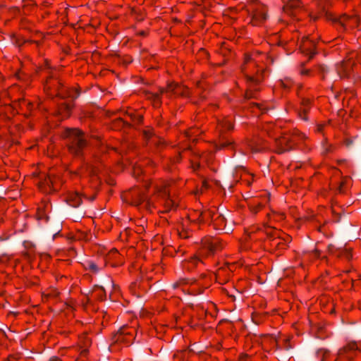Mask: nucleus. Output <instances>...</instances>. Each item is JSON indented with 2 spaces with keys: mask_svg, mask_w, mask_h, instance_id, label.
Returning a JSON list of instances; mask_svg holds the SVG:
<instances>
[{
  "mask_svg": "<svg viewBox=\"0 0 361 361\" xmlns=\"http://www.w3.org/2000/svg\"><path fill=\"white\" fill-rule=\"evenodd\" d=\"M36 8V5L32 0H24L22 12L24 15H29Z\"/></svg>",
  "mask_w": 361,
  "mask_h": 361,
  "instance_id": "29",
  "label": "nucleus"
},
{
  "mask_svg": "<svg viewBox=\"0 0 361 361\" xmlns=\"http://www.w3.org/2000/svg\"><path fill=\"white\" fill-rule=\"evenodd\" d=\"M328 250H329V251L330 252H331V253H333V254H334V255H335V253L336 252V251L338 250H334V246L333 245H329L328 246Z\"/></svg>",
  "mask_w": 361,
  "mask_h": 361,
  "instance_id": "53",
  "label": "nucleus"
},
{
  "mask_svg": "<svg viewBox=\"0 0 361 361\" xmlns=\"http://www.w3.org/2000/svg\"><path fill=\"white\" fill-rule=\"evenodd\" d=\"M338 23L343 28L353 27L357 26L358 24V18L357 16H350L348 15H343L338 19Z\"/></svg>",
  "mask_w": 361,
  "mask_h": 361,
  "instance_id": "18",
  "label": "nucleus"
},
{
  "mask_svg": "<svg viewBox=\"0 0 361 361\" xmlns=\"http://www.w3.org/2000/svg\"><path fill=\"white\" fill-rule=\"evenodd\" d=\"M121 257V255L120 254L118 253V250L116 249H112L109 251L108 255H107V259H114L116 261H118V259H120Z\"/></svg>",
  "mask_w": 361,
  "mask_h": 361,
  "instance_id": "36",
  "label": "nucleus"
},
{
  "mask_svg": "<svg viewBox=\"0 0 361 361\" xmlns=\"http://www.w3.org/2000/svg\"><path fill=\"white\" fill-rule=\"evenodd\" d=\"M195 134V129L190 128L185 132V137L188 138L192 137V136Z\"/></svg>",
  "mask_w": 361,
  "mask_h": 361,
  "instance_id": "51",
  "label": "nucleus"
},
{
  "mask_svg": "<svg viewBox=\"0 0 361 361\" xmlns=\"http://www.w3.org/2000/svg\"><path fill=\"white\" fill-rule=\"evenodd\" d=\"M185 283H186V280L185 279H180V280L174 282L172 284V288L173 289H177V288H180L183 284H184Z\"/></svg>",
  "mask_w": 361,
  "mask_h": 361,
  "instance_id": "43",
  "label": "nucleus"
},
{
  "mask_svg": "<svg viewBox=\"0 0 361 361\" xmlns=\"http://www.w3.org/2000/svg\"><path fill=\"white\" fill-rule=\"evenodd\" d=\"M300 49L301 51L309 56V59H311L317 54L316 51V42L313 37L310 38L309 37H302Z\"/></svg>",
  "mask_w": 361,
  "mask_h": 361,
  "instance_id": "12",
  "label": "nucleus"
},
{
  "mask_svg": "<svg viewBox=\"0 0 361 361\" xmlns=\"http://www.w3.org/2000/svg\"><path fill=\"white\" fill-rule=\"evenodd\" d=\"M264 228H265V229H267V228H272V226H268V225H267V223H264ZM266 233H267V234L269 233H268V231H267V230H266Z\"/></svg>",
  "mask_w": 361,
  "mask_h": 361,
  "instance_id": "60",
  "label": "nucleus"
},
{
  "mask_svg": "<svg viewBox=\"0 0 361 361\" xmlns=\"http://www.w3.org/2000/svg\"><path fill=\"white\" fill-rule=\"evenodd\" d=\"M301 5L302 3L300 0H289L283 6V11L288 15L295 16Z\"/></svg>",
  "mask_w": 361,
  "mask_h": 361,
  "instance_id": "17",
  "label": "nucleus"
},
{
  "mask_svg": "<svg viewBox=\"0 0 361 361\" xmlns=\"http://www.w3.org/2000/svg\"><path fill=\"white\" fill-rule=\"evenodd\" d=\"M89 170L91 176H97L99 171L96 166H90Z\"/></svg>",
  "mask_w": 361,
  "mask_h": 361,
  "instance_id": "45",
  "label": "nucleus"
},
{
  "mask_svg": "<svg viewBox=\"0 0 361 361\" xmlns=\"http://www.w3.org/2000/svg\"><path fill=\"white\" fill-rule=\"evenodd\" d=\"M310 255L314 258H319L321 256V252L317 249H314V250L312 251Z\"/></svg>",
  "mask_w": 361,
  "mask_h": 361,
  "instance_id": "50",
  "label": "nucleus"
},
{
  "mask_svg": "<svg viewBox=\"0 0 361 361\" xmlns=\"http://www.w3.org/2000/svg\"><path fill=\"white\" fill-rule=\"evenodd\" d=\"M335 255L338 257L345 259L346 261H350L353 258L351 250L349 248L338 250Z\"/></svg>",
  "mask_w": 361,
  "mask_h": 361,
  "instance_id": "30",
  "label": "nucleus"
},
{
  "mask_svg": "<svg viewBox=\"0 0 361 361\" xmlns=\"http://www.w3.org/2000/svg\"><path fill=\"white\" fill-rule=\"evenodd\" d=\"M153 132L152 129H147L143 131L145 137L148 140L152 136Z\"/></svg>",
  "mask_w": 361,
  "mask_h": 361,
  "instance_id": "47",
  "label": "nucleus"
},
{
  "mask_svg": "<svg viewBox=\"0 0 361 361\" xmlns=\"http://www.w3.org/2000/svg\"><path fill=\"white\" fill-rule=\"evenodd\" d=\"M195 230H196L195 228L188 224V221H183L181 226L178 228V232L180 238H188L190 236L191 232Z\"/></svg>",
  "mask_w": 361,
  "mask_h": 361,
  "instance_id": "22",
  "label": "nucleus"
},
{
  "mask_svg": "<svg viewBox=\"0 0 361 361\" xmlns=\"http://www.w3.org/2000/svg\"><path fill=\"white\" fill-rule=\"evenodd\" d=\"M200 166V164H196L195 166H193L194 170H196Z\"/></svg>",
  "mask_w": 361,
  "mask_h": 361,
  "instance_id": "63",
  "label": "nucleus"
},
{
  "mask_svg": "<svg viewBox=\"0 0 361 361\" xmlns=\"http://www.w3.org/2000/svg\"><path fill=\"white\" fill-rule=\"evenodd\" d=\"M326 123H319L317 125L316 131L317 133H322L325 126H326Z\"/></svg>",
  "mask_w": 361,
  "mask_h": 361,
  "instance_id": "48",
  "label": "nucleus"
},
{
  "mask_svg": "<svg viewBox=\"0 0 361 361\" xmlns=\"http://www.w3.org/2000/svg\"><path fill=\"white\" fill-rule=\"evenodd\" d=\"M336 149V147L329 143L326 138L322 142L321 154L322 156H327L334 153Z\"/></svg>",
  "mask_w": 361,
  "mask_h": 361,
  "instance_id": "27",
  "label": "nucleus"
},
{
  "mask_svg": "<svg viewBox=\"0 0 361 361\" xmlns=\"http://www.w3.org/2000/svg\"><path fill=\"white\" fill-rule=\"evenodd\" d=\"M343 185H344V182L343 181L341 182L340 185L338 186V188L337 189L338 192L339 193L343 192Z\"/></svg>",
  "mask_w": 361,
  "mask_h": 361,
  "instance_id": "54",
  "label": "nucleus"
},
{
  "mask_svg": "<svg viewBox=\"0 0 361 361\" xmlns=\"http://www.w3.org/2000/svg\"><path fill=\"white\" fill-rule=\"evenodd\" d=\"M276 126L272 123H267L264 126L263 128L265 131H267L269 136L271 137L275 135V133L273 130L275 129Z\"/></svg>",
  "mask_w": 361,
  "mask_h": 361,
  "instance_id": "35",
  "label": "nucleus"
},
{
  "mask_svg": "<svg viewBox=\"0 0 361 361\" xmlns=\"http://www.w3.org/2000/svg\"><path fill=\"white\" fill-rule=\"evenodd\" d=\"M6 361H16V360L13 356H9Z\"/></svg>",
  "mask_w": 361,
  "mask_h": 361,
  "instance_id": "61",
  "label": "nucleus"
},
{
  "mask_svg": "<svg viewBox=\"0 0 361 361\" xmlns=\"http://www.w3.org/2000/svg\"><path fill=\"white\" fill-rule=\"evenodd\" d=\"M267 218H268L269 219H271V214L268 213V214H267Z\"/></svg>",
  "mask_w": 361,
  "mask_h": 361,
  "instance_id": "64",
  "label": "nucleus"
},
{
  "mask_svg": "<svg viewBox=\"0 0 361 361\" xmlns=\"http://www.w3.org/2000/svg\"><path fill=\"white\" fill-rule=\"evenodd\" d=\"M248 357L247 355H243L240 357V361H247Z\"/></svg>",
  "mask_w": 361,
  "mask_h": 361,
  "instance_id": "57",
  "label": "nucleus"
},
{
  "mask_svg": "<svg viewBox=\"0 0 361 361\" xmlns=\"http://www.w3.org/2000/svg\"><path fill=\"white\" fill-rule=\"evenodd\" d=\"M232 142L230 141H221L219 142L218 145L219 149H222L226 147H228L229 146L232 145Z\"/></svg>",
  "mask_w": 361,
  "mask_h": 361,
  "instance_id": "42",
  "label": "nucleus"
},
{
  "mask_svg": "<svg viewBox=\"0 0 361 361\" xmlns=\"http://www.w3.org/2000/svg\"><path fill=\"white\" fill-rule=\"evenodd\" d=\"M353 63L350 61H343L337 66L336 70L341 78L348 77L351 71Z\"/></svg>",
  "mask_w": 361,
  "mask_h": 361,
  "instance_id": "20",
  "label": "nucleus"
},
{
  "mask_svg": "<svg viewBox=\"0 0 361 361\" xmlns=\"http://www.w3.org/2000/svg\"><path fill=\"white\" fill-rule=\"evenodd\" d=\"M142 173V169L140 167V166H136L134 167V174L139 176L140 173Z\"/></svg>",
  "mask_w": 361,
  "mask_h": 361,
  "instance_id": "52",
  "label": "nucleus"
},
{
  "mask_svg": "<svg viewBox=\"0 0 361 361\" xmlns=\"http://www.w3.org/2000/svg\"><path fill=\"white\" fill-rule=\"evenodd\" d=\"M233 267V264H227V267L226 268H220L217 271H216V279L219 281V283H223L226 281V280H223L221 281V276L223 274V272L226 269H228L229 270V271H232V268Z\"/></svg>",
  "mask_w": 361,
  "mask_h": 361,
  "instance_id": "33",
  "label": "nucleus"
},
{
  "mask_svg": "<svg viewBox=\"0 0 361 361\" xmlns=\"http://www.w3.org/2000/svg\"><path fill=\"white\" fill-rule=\"evenodd\" d=\"M49 361H62L59 357L56 356L51 357Z\"/></svg>",
  "mask_w": 361,
  "mask_h": 361,
  "instance_id": "58",
  "label": "nucleus"
},
{
  "mask_svg": "<svg viewBox=\"0 0 361 361\" xmlns=\"http://www.w3.org/2000/svg\"><path fill=\"white\" fill-rule=\"evenodd\" d=\"M218 128L221 133L232 130L233 128V118L228 116L219 121Z\"/></svg>",
  "mask_w": 361,
  "mask_h": 361,
  "instance_id": "23",
  "label": "nucleus"
},
{
  "mask_svg": "<svg viewBox=\"0 0 361 361\" xmlns=\"http://www.w3.org/2000/svg\"><path fill=\"white\" fill-rule=\"evenodd\" d=\"M116 123L119 125V126H123L126 123L123 121V119L121 118H119L116 121Z\"/></svg>",
  "mask_w": 361,
  "mask_h": 361,
  "instance_id": "59",
  "label": "nucleus"
},
{
  "mask_svg": "<svg viewBox=\"0 0 361 361\" xmlns=\"http://www.w3.org/2000/svg\"><path fill=\"white\" fill-rule=\"evenodd\" d=\"M180 159H181V157H180V153L179 152V154H178L176 157L173 158V159L172 160V161H173V163H177V162H178V161L180 160Z\"/></svg>",
  "mask_w": 361,
  "mask_h": 361,
  "instance_id": "56",
  "label": "nucleus"
},
{
  "mask_svg": "<svg viewBox=\"0 0 361 361\" xmlns=\"http://www.w3.org/2000/svg\"><path fill=\"white\" fill-rule=\"evenodd\" d=\"M183 355V352H182V351L178 352L173 355V357L174 360L177 359L178 361H182Z\"/></svg>",
  "mask_w": 361,
  "mask_h": 361,
  "instance_id": "49",
  "label": "nucleus"
},
{
  "mask_svg": "<svg viewBox=\"0 0 361 361\" xmlns=\"http://www.w3.org/2000/svg\"><path fill=\"white\" fill-rule=\"evenodd\" d=\"M18 85H13L7 90L8 97L14 102L15 108H18V112L24 114L28 117L31 111L35 108V104L30 102L27 101L24 98L15 97L14 94L16 91L19 90Z\"/></svg>",
  "mask_w": 361,
  "mask_h": 361,
  "instance_id": "9",
  "label": "nucleus"
},
{
  "mask_svg": "<svg viewBox=\"0 0 361 361\" xmlns=\"http://www.w3.org/2000/svg\"><path fill=\"white\" fill-rule=\"evenodd\" d=\"M241 71L246 79L247 85L245 98L247 99L255 98L257 92L259 91L258 86L264 79V68L259 67L255 57L245 54Z\"/></svg>",
  "mask_w": 361,
  "mask_h": 361,
  "instance_id": "2",
  "label": "nucleus"
},
{
  "mask_svg": "<svg viewBox=\"0 0 361 361\" xmlns=\"http://www.w3.org/2000/svg\"><path fill=\"white\" fill-rule=\"evenodd\" d=\"M142 119H143V118H142V116H137V122L138 123H141L142 121Z\"/></svg>",
  "mask_w": 361,
  "mask_h": 361,
  "instance_id": "62",
  "label": "nucleus"
},
{
  "mask_svg": "<svg viewBox=\"0 0 361 361\" xmlns=\"http://www.w3.org/2000/svg\"><path fill=\"white\" fill-rule=\"evenodd\" d=\"M44 89L47 94L50 97H53L54 95L61 97H65L63 94V87L61 85L60 82L55 78L54 75H51L47 77L44 85Z\"/></svg>",
  "mask_w": 361,
  "mask_h": 361,
  "instance_id": "10",
  "label": "nucleus"
},
{
  "mask_svg": "<svg viewBox=\"0 0 361 361\" xmlns=\"http://www.w3.org/2000/svg\"><path fill=\"white\" fill-rule=\"evenodd\" d=\"M164 94L169 98L173 97H188L189 95V89L185 85L171 82L168 84L166 88H160L159 92H145V98L150 100L154 107H159L161 105V96Z\"/></svg>",
  "mask_w": 361,
  "mask_h": 361,
  "instance_id": "4",
  "label": "nucleus"
},
{
  "mask_svg": "<svg viewBox=\"0 0 361 361\" xmlns=\"http://www.w3.org/2000/svg\"><path fill=\"white\" fill-rule=\"evenodd\" d=\"M216 210L215 207L202 210L201 225L204 224H212Z\"/></svg>",
  "mask_w": 361,
  "mask_h": 361,
  "instance_id": "24",
  "label": "nucleus"
},
{
  "mask_svg": "<svg viewBox=\"0 0 361 361\" xmlns=\"http://www.w3.org/2000/svg\"><path fill=\"white\" fill-rule=\"evenodd\" d=\"M343 185H344V182L343 181L341 182L340 185L338 186V188L337 189L338 192L339 193L343 192Z\"/></svg>",
  "mask_w": 361,
  "mask_h": 361,
  "instance_id": "55",
  "label": "nucleus"
},
{
  "mask_svg": "<svg viewBox=\"0 0 361 361\" xmlns=\"http://www.w3.org/2000/svg\"><path fill=\"white\" fill-rule=\"evenodd\" d=\"M202 210H192L189 212L188 217L184 221H188L190 224L196 229H199L201 226Z\"/></svg>",
  "mask_w": 361,
  "mask_h": 361,
  "instance_id": "16",
  "label": "nucleus"
},
{
  "mask_svg": "<svg viewBox=\"0 0 361 361\" xmlns=\"http://www.w3.org/2000/svg\"><path fill=\"white\" fill-rule=\"evenodd\" d=\"M169 187V183L166 180H160L154 183L147 181L143 189L136 188L130 190V203L149 212L157 209L160 214L176 212L179 200L170 193Z\"/></svg>",
  "mask_w": 361,
  "mask_h": 361,
  "instance_id": "1",
  "label": "nucleus"
},
{
  "mask_svg": "<svg viewBox=\"0 0 361 361\" xmlns=\"http://www.w3.org/2000/svg\"><path fill=\"white\" fill-rule=\"evenodd\" d=\"M302 66H303V63L301 64V69L300 70V74L301 75L310 76L311 74V70L303 68Z\"/></svg>",
  "mask_w": 361,
  "mask_h": 361,
  "instance_id": "46",
  "label": "nucleus"
},
{
  "mask_svg": "<svg viewBox=\"0 0 361 361\" xmlns=\"http://www.w3.org/2000/svg\"><path fill=\"white\" fill-rule=\"evenodd\" d=\"M15 77L22 83L21 86H27L30 83V75L21 70L16 73Z\"/></svg>",
  "mask_w": 361,
  "mask_h": 361,
  "instance_id": "28",
  "label": "nucleus"
},
{
  "mask_svg": "<svg viewBox=\"0 0 361 361\" xmlns=\"http://www.w3.org/2000/svg\"><path fill=\"white\" fill-rule=\"evenodd\" d=\"M270 239V246L276 250H284L287 247L288 243L290 242V236L286 235L285 238L278 235L277 233L273 234Z\"/></svg>",
  "mask_w": 361,
  "mask_h": 361,
  "instance_id": "13",
  "label": "nucleus"
},
{
  "mask_svg": "<svg viewBox=\"0 0 361 361\" xmlns=\"http://www.w3.org/2000/svg\"><path fill=\"white\" fill-rule=\"evenodd\" d=\"M32 42H35L37 44V45L38 46L39 44V42H33V41H31V40H26V39H24L23 38H16V44L18 47H20L22 46L23 44H30V43H32Z\"/></svg>",
  "mask_w": 361,
  "mask_h": 361,
  "instance_id": "38",
  "label": "nucleus"
},
{
  "mask_svg": "<svg viewBox=\"0 0 361 361\" xmlns=\"http://www.w3.org/2000/svg\"><path fill=\"white\" fill-rule=\"evenodd\" d=\"M66 202L73 207H78L82 203V198L78 192H70L66 197Z\"/></svg>",
  "mask_w": 361,
  "mask_h": 361,
  "instance_id": "25",
  "label": "nucleus"
},
{
  "mask_svg": "<svg viewBox=\"0 0 361 361\" xmlns=\"http://www.w3.org/2000/svg\"><path fill=\"white\" fill-rule=\"evenodd\" d=\"M250 109H253L255 108H257L260 111H262V113H264V109L262 108V105L259 103H255V102H252L250 104Z\"/></svg>",
  "mask_w": 361,
  "mask_h": 361,
  "instance_id": "44",
  "label": "nucleus"
},
{
  "mask_svg": "<svg viewBox=\"0 0 361 361\" xmlns=\"http://www.w3.org/2000/svg\"><path fill=\"white\" fill-rule=\"evenodd\" d=\"M264 207V204L261 202H254L250 205V210L253 214H257L259 211H261L263 207Z\"/></svg>",
  "mask_w": 361,
  "mask_h": 361,
  "instance_id": "34",
  "label": "nucleus"
},
{
  "mask_svg": "<svg viewBox=\"0 0 361 361\" xmlns=\"http://www.w3.org/2000/svg\"><path fill=\"white\" fill-rule=\"evenodd\" d=\"M212 225L214 228L219 231H225L226 233H228L230 228H226V218L217 210L214 214L213 217V220L212 222Z\"/></svg>",
  "mask_w": 361,
  "mask_h": 361,
  "instance_id": "15",
  "label": "nucleus"
},
{
  "mask_svg": "<svg viewBox=\"0 0 361 361\" xmlns=\"http://www.w3.org/2000/svg\"><path fill=\"white\" fill-rule=\"evenodd\" d=\"M242 180L246 182L247 185H250L253 181V176L252 174H250L248 173H245L243 177L242 178Z\"/></svg>",
  "mask_w": 361,
  "mask_h": 361,
  "instance_id": "39",
  "label": "nucleus"
},
{
  "mask_svg": "<svg viewBox=\"0 0 361 361\" xmlns=\"http://www.w3.org/2000/svg\"><path fill=\"white\" fill-rule=\"evenodd\" d=\"M312 101L310 99L302 97L300 108L298 110L299 118L303 121H308V114L312 106Z\"/></svg>",
  "mask_w": 361,
  "mask_h": 361,
  "instance_id": "14",
  "label": "nucleus"
},
{
  "mask_svg": "<svg viewBox=\"0 0 361 361\" xmlns=\"http://www.w3.org/2000/svg\"><path fill=\"white\" fill-rule=\"evenodd\" d=\"M223 247V243L219 238L204 237L197 253L184 262V268L191 271L200 265L207 264V260L221 250Z\"/></svg>",
  "mask_w": 361,
  "mask_h": 361,
  "instance_id": "3",
  "label": "nucleus"
},
{
  "mask_svg": "<svg viewBox=\"0 0 361 361\" xmlns=\"http://www.w3.org/2000/svg\"><path fill=\"white\" fill-rule=\"evenodd\" d=\"M135 329L133 327L123 326L116 334H115L111 338V343L109 348L111 351L118 350L117 346L123 344L128 345L133 343L134 340Z\"/></svg>",
  "mask_w": 361,
  "mask_h": 361,
  "instance_id": "8",
  "label": "nucleus"
},
{
  "mask_svg": "<svg viewBox=\"0 0 361 361\" xmlns=\"http://www.w3.org/2000/svg\"><path fill=\"white\" fill-rule=\"evenodd\" d=\"M72 109L73 105L71 104L64 102L60 105L59 112L63 118H67L70 116Z\"/></svg>",
  "mask_w": 361,
  "mask_h": 361,
  "instance_id": "31",
  "label": "nucleus"
},
{
  "mask_svg": "<svg viewBox=\"0 0 361 361\" xmlns=\"http://www.w3.org/2000/svg\"><path fill=\"white\" fill-rule=\"evenodd\" d=\"M247 11L250 23L253 26L262 25L267 18V7L258 0H251L247 6Z\"/></svg>",
  "mask_w": 361,
  "mask_h": 361,
  "instance_id": "7",
  "label": "nucleus"
},
{
  "mask_svg": "<svg viewBox=\"0 0 361 361\" xmlns=\"http://www.w3.org/2000/svg\"><path fill=\"white\" fill-rule=\"evenodd\" d=\"M39 187L42 190H44L45 192L51 189L55 190L56 188L54 178L51 176L50 175L44 176V178H41V180L39 183Z\"/></svg>",
  "mask_w": 361,
  "mask_h": 361,
  "instance_id": "19",
  "label": "nucleus"
},
{
  "mask_svg": "<svg viewBox=\"0 0 361 361\" xmlns=\"http://www.w3.org/2000/svg\"><path fill=\"white\" fill-rule=\"evenodd\" d=\"M331 0H320L319 1V6H321L324 13H327V10L331 6Z\"/></svg>",
  "mask_w": 361,
  "mask_h": 361,
  "instance_id": "37",
  "label": "nucleus"
},
{
  "mask_svg": "<svg viewBox=\"0 0 361 361\" xmlns=\"http://www.w3.org/2000/svg\"><path fill=\"white\" fill-rule=\"evenodd\" d=\"M306 138L305 135L298 131L292 134H285L274 140L275 151L282 154L293 149L294 146Z\"/></svg>",
  "mask_w": 361,
  "mask_h": 361,
  "instance_id": "6",
  "label": "nucleus"
},
{
  "mask_svg": "<svg viewBox=\"0 0 361 361\" xmlns=\"http://www.w3.org/2000/svg\"><path fill=\"white\" fill-rule=\"evenodd\" d=\"M281 85L285 89H288L293 85V81L290 78H285L284 80H281L280 81Z\"/></svg>",
  "mask_w": 361,
  "mask_h": 361,
  "instance_id": "41",
  "label": "nucleus"
},
{
  "mask_svg": "<svg viewBox=\"0 0 361 361\" xmlns=\"http://www.w3.org/2000/svg\"><path fill=\"white\" fill-rule=\"evenodd\" d=\"M360 353V350L355 342H350L341 348L338 351V360L346 359L353 360Z\"/></svg>",
  "mask_w": 361,
  "mask_h": 361,
  "instance_id": "11",
  "label": "nucleus"
},
{
  "mask_svg": "<svg viewBox=\"0 0 361 361\" xmlns=\"http://www.w3.org/2000/svg\"><path fill=\"white\" fill-rule=\"evenodd\" d=\"M37 217L39 220H45L47 221L48 219V216H47L46 213L42 210L41 207H39L37 209Z\"/></svg>",
  "mask_w": 361,
  "mask_h": 361,
  "instance_id": "40",
  "label": "nucleus"
},
{
  "mask_svg": "<svg viewBox=\"0 0 361 361\" xmlns=\"http://www.w3.org/2000/svg\"><path fill=\"white\" fill-rule=\"evenodd\" d=\"M78 343L80 347L83 348L82 352L86 353L87 348L92 344V339L87 333H83L79 336Z\"/></svg>",
  "mask_w": 361,
  "mask_h": 361,
  "instance_id": "26",
  "label": "nucleus"
},
{
  "mask_svg": "<svg viewBox=\"0 0 361 361\" xmlns=\"http://www.w3.org/2000/svg\"><path fill=\"white\" fill-rule=\"evenodd\" d=\"M63 136L67 139L69 152L74 156H81L87 145L82 132L78 128H66L63 133Z\"/></svg>",
  "mask_w": 361,
  "mask_h": 361,
  "instance_id": "5",
  "label": "nucleus"
},
{
  "mask_svg": "<svg viewBox=\"0 0 361 361\" xmlns=\"http://www.w3.org/2000/svg\"><path fill=\"white\" fill-rule=\"evenodd\" d=\"M250 147L252 152H258L267 149L268 147L265 143L258 144L255 141L250 144Z\"/></svg>",
  "mask_w": 361,
  "mask_h": 361,
  "instance_id": "32",
  "label": "nucleus"
},
{
  "mask_svg": "<svg viewBox=\"0 0 361 361\" xmlns=\"http://www.w3.org/2000/svg\"><path fill=\"white\" fill-rule=\"evenodd\" d=\"M82 265L85 270L92 274H97L104 267V264L102 262L98 263L92 259L85 261Z\"/></svg>",
  "mask_w": 361,
  "mask_h": 361,
  "instance_id": "21",
  "label": "nucleus"
}]
</instances>
